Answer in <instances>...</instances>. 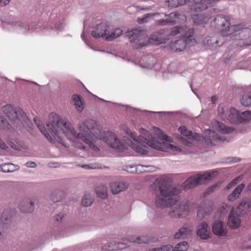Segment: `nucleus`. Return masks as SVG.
<instances>
[{
    "label": "nucleus",
    "mask_w": 251,
    "mask_h": 251,
    "mask_svg": "<svg viewBox=\"0 0 251 251\" xmlns=\"http://www.w3.org/2000/svg\"><path fill=\"white\" fill-rule=\"evenodd\" d=\"M34 122L40 131L51 143L56 140L65 146L63 141V136H66L76 148L84 149L85 147L80 142L82 141L88 145L94 151L99 148L94 144L98 140L97 136V126L95 121L89 119L80 125V133H77L70 122H64L61 117L56 113H51L49 116V123L47 125L46 130L42 122L37 118H34Z\"/></svg>",
    "instance_id": "nucleus-1"
},
{
    "label": "nucleus",
    "mask_w": 251,
    "mask_h": 251,
    "mask_svg": "<svg viewBox=\"0 0 251 251\" xmlns=\"http://www.w3.org/2000/svg\"><path fill=\"white\" fill-rule=\"evenodd\" d=\"M157 191L155 202L158 207H170L169 215L172 218L184 217L189 211L188 202L179 203L181 189L172 185V178L163 176L156 179Z\"/></svg>",
    "instance_id": "nucleus-2"
},
{
    "label": "nucleus",
    "mask_w": 251,
    "mask_h": 251,
    "mask_svg": "<svg viewBox=\"0 0 251 251\" xmlns=\"http://www.w3.org/2000/svg\"><path fill=\"white\" fill-rule=\"evenodd\" d=\"M123 128L133 140V141H129L127 143V145L141 154H146L148 153V151L143 147L146 148L148 147H151L154 149L161 151L163 149L162 143L165 145L166 144L165 141H170L169 137L162 132L159 128L156 127H153V131L157 137H153L149 131L144 128L140 129V132L142 135L138 137L127 127L124 126Z\"/></svg>",
    "instance_id": "nucleus-3"
},
{
    "label": "nucleus",
    "mask_w": 251,
    "mask_h": 251,
    "mask_svg": "<svg viewBox=\"0 0 251 251\" xmlns=\"http://www.w3.org/2000/svg\"><path fill=\"white\" fill-rule=\"evenodd\" d=\"M127 33L131 46L134 49H138L149 44L159 45L163 40L158 32L152 34L150 38H148L146 31L141 27L128 31Z\"/></svg>",
    "instance_id": "nucleus-4"
},
{
    "label": "nucleus",
    "mask_w": 251,
    "mask_h": 251,
    "mask_svg": "<svg viewBox=\"0 0 251 251\" xmlns=\"http://www.w3.org/2000/svg\"><path fill=\"white\" fill-rule=\"evenodd\" d=\"M220 0H166V5L176 8L188 3L191 9L196 11H203Z\"/></svg>",
    "instance_id": "nucleus-5"
},
{
    "label": "nucleus",
    "mask_w": 251,
    "mask_h": 251,
    "mask_svg": "<svg viewBox=\"0 0 251 251\" xmlns=\"http://www.w3.org/2000/svg\"><path fill=\"white\" fill-rule=\"evenodd\" d=\"M197 42L194 29H190L183 35L181 38L172 42L170 48L174 52L181 51L187 47L194 46Z\"/></svg>",
    "instance_id": "nucleus-6"
},
{
    "label": "nucleus",
    "mask_w": 251,
    "mask_h": 251,
    "mask_svg": "<svg viewBox=\"0 0 251 251\" xmlns=\"http://www.w3.org/2000/svg\"><path fill=\"white\" fill-rule=\"evenodd\" d=\"M230 18L223 15H217L210 23L211 27L220 31L221 34L224 36L230 35Z\"/></svg>",
    "instance_id": "nucleus-7"
},
{
    "label": "nucleus",
    "mask_w": 251,
    "mask_h": 251,
    "mask_svg": "<svg viewBox=\"0 0 251 251\" xmlns=\"http://www.w3.org/2000/svg\"><path fill=\"white\" fill-rule=\"evenodd\" d=\"M4 114L10 120L16 124L17 126L23 125L22 120L26 119L25 113L22 109L16 110L10 104H7L2 107Z\"/></svg>",
    "instance_id": "nucleus-8"
},
{
    "label": "nucleus",
    "mask_w": 251,
    "mask_h": 251,
    "mask_svg": "<svg viewBox=\"0 0 251 251\" xmlns=\"http://www.w3.org/2000/svg\"><path fill=\"white\" fill-rule=\"evenodd\" d=\"M212 174L209 172L202 175L198 174L186 179L183 183L182 187L184 189L188 190L197 185L206 183L212 179Z\"/></svg>",
    "instance_id": "nucleus-9"
},
{
    "label": "nucleus",
    "mask_w": 251,
    "mask_h": 251,
    "mask_svg": "<svg viewBox=\"0 0 251 251\" xmlns=\"http://www.w3.org/2000/svg\"><path fill=\"white\" fill-rule=\"evenodd\" d=\"M100 138L109 145L111 148L119 151H123L124 149V145L120 141L116 134L110 131H104Z\"/></svg>",
    "instance_id": "nucleus-10"
},
{
    "label": "nucleus",
    "mask_w": 251,
    "mask_h": 251,
    "mask_svg": "<svg viewBox=\"0 0 251 251\" xmlns=\"http://www.w3.org/2000/svg\"><path fill=\"white\" fill-rule=\"evenodd\" d=\"M100 138L109 145L111 148L119 151H123L124 149V145L120 141L116 134L110 131H104Z\"/></svg>",
    "instance_id": "nucleus-11"
},
{
    "label": "nucleus",
    "mask_w": 251,
    "mask_h": 251,
    "mask_svg": "<svg viewBox=\"0 0 251 251\" xmlns=\"http://www.w3.org/2000/svg\"><path fill=\"white\" fill-rule=\"evenodd\" d=\"M109 27L105 23H102L94 27L91 32L92 36L96 39L106 37L109 34Z\"/></svg>",
    "instance_id": "nucleus-12"
},
{
    "label": "nucleus",
    "mask_w": 251,
    "mask_h": 251,
    "mask_svg": "<svg viewBox=\"0 0 251 251\" xmlns=\"http://www.w3.org/2000/svg\"><path fill=\"white\" fill-rule=\"evenodd\" d=\"M223 44V41L216 36H207L202 41V45L207 50H214L217 47L222 45Z\"/></svg>",
    "instance_id": "nucleus-13"
},
{
    "label": "nucleus",
    "mask_w": 251,
    "mask_h": 251,
    "mask_svg": "<svg viewBox=\"0 0 251 251\" xmlns=\"http://www.w3.org/2000/svg\"><path fill=\"white\" fill-rule=\"evenodd\" d=\"M203 138L207 144H210L211 145H212V141H224L226 139L224 136L219 135L211 129L204 130Z\"/></svg>",
    "instance_id": "nucleus-14"
},
{
    "label": "nucleus",
    "mask_w": 251,
    "mask_h": 251,
    "mask_svg": "<svg viewBox=\"0 0 251 251\" xmlns=\"http://www.w3.org/2000/svg\"><path fill=\"white\" fill-rule=\"evenodd\" d=\"M14 211H12L11 209H6L2 214L0 222V240L3 237L1 230L3 232L4 229L8 227V225L10 222L11 214Z\"/></svg>",
    "instance_id": "nucleus-15"
},
{
    "label": "nucleus",
    "mask_w": 251,
    "mask_h": 251,
    "mask_svg": "<svg viewBox=\"0 0 251 251\" xmlns=\"http://www.w3.org/2000/svg\"><path fill=\"white\" fill-rule=\"evenodd\" d=\"M212 229L213 233L219 237L226 236L227 234L226 226L221 221H215L213 224Z\"/></svg>",
    "instance_id": "nucleus-16"
},
{
    "label": "nucleus",
    "mask_w": 251,
    "mask_h": 251,
    "mask_svg": "<svg viewBox=\"0 0 251 251\" xmlns=\"http://www.w3.org/2000/svg\"><path fill=\"white\" fill-rule=\"evenodd\" d=\"M213 203L207 201L201 204L198 207L197 216L200 218H204L206 215H209L212 211Z\"/></svg>",
    "instance_id": "nucleus-17"
},
{
    "label": "nucleus",
    "mask_w": 251,
    "mask_h": 251,
    "mask_svg": "<svg viewBox=\"0 0 251 251\" xmlns=\"http://www.w3.org/2000/svg\"><path fill=\"white\" fill-rule=\"evenodd\" d=\"M165 16L168 17L171 25L183 23L186 21V17L185 15L176 12L166 15Z\"/></svg>",
    "instance_id": "nucleus-18"
},
{
    "label": "nucleus",
    "mask_w": 251,
    "mask_h": 251,
    "mask_svg": "<svg viewBox=\"0 0 251 251\" xmlns=\"http://www.w3.org/2000/svg\"><path fill=\"white\" fill-rule=\"evenodd\" d=\"M228 119L231 123L236 124L243 123L241 113L234 108L230 109Z\"/></svg>",
    "instance_id": "nucleus-19"
},
{
    "label": "nucleus",
    "mask_w": 251,
    "mask_h": 251,
    "mask_svg": "<svg viewBox=\"0 0 251 251\" xmlns=\"http://www.w3.org/2000/svg\"><path fill=\"white\" fill-rule=\"evenodd\" d=\"M192 226L189 224L184 225L179 230L178 232H176L174 237L175 239H179L180 238H185L188 235L190 234L192 232Z\"/></svg>",
    "instance_id": "nucleus-20"
},
{
    "label": "nucleus",
    "mask_w": 251,
    "mask_h": 251,
    "mask_svg": "<svg viewBox=\"0 0 251 251\" xmlns=\"http://www.w3.org/2000/svg\"><path fill=\"white\" fill-rule=\"evenodd\" d=\"M110 186L112 193L117 194L126 190L128 187V184L124 181H117L111 183Z\"/></svg>",
    "instance_id": "nucleus-21"
},
{
    "label": "nucleus",
    "mask_w": 251,
    "mask_h": 251,
    "mask_svg": "<svg viewBox=\"0 0 251 251\" xmlns=\"http://www.w3.org/2000/svg\"><path fill=\"white\" fill-rule=\"evenodd\" d=\"M197 234L202 239H207L210 238V228L206 223L202 222L201 223L200 227L197 231Z\"/></svg>",
    "instance_id": "nucleus-22"
},
{
    "label": "nucleus",
    "mask_w": 251,
    "mask_h": 251,
    "mask_svg": "<svg viewBox=\"0 0 251 251\" xmlns=\"http://www.w3.org/2000/svg\"><path fill=\"white\" fill-rule=\"evenodd\" d=\"M245 187V184L241 183L238 185L234 189L233 192L228 196L227 200L230 201H233L239 198L243 189Z\"/></svg>",
    "instance_id": "nucleus-23"
},
{
    "label": "nucleus",
    "mask_w": 251,
    "mask_h": 251,
    "mask_svg": "<svg viewBox=\"0 0 251 251\" xmlns=\"http://www.w3.org/2000/svg\"><path fill=\"white\" fill-rule=\"evenodd\" d=\"M241 223L240 219L237 216H235L233 211H231L228 216L227 224L229 227L236 229L239 227Z\"/></svg>",
    "instance_id": "nucleus-24"
},
{
    "label": "nucleus",
    "mask_w": 251,
    "mask_h": 251,
    "mask_svg": "<svg viewBox=\"0 0 251 251\" xmlns=\"http://www.w3.org/2000/svg\"><path fill=\"white\" fill-rule=\"evenodd\" d=\"M190 29H194L192 28H189L185 25H183L180 26H176L171 28L170 32V35L174 36L177 35L179 33H181L182 36Z\"/></svg>",
    "instance_id": "nucleus-25"
},
{
    "label": "nucleus",
    "mask_w": 251,
    "mask_h": 251,
    "mask_svg": "<svg viewBox=\"0 0 251 251\" xmlns=\"http://www.w3.org/2000/svg\"><path fill=\"white\" fill-rule=\"evenodd\" d=\"M34 203L30 200L27 199L22 201L19 205V208L22 212L30 213L33 211Z\"/></svg>",
    "instance_id": "nucleus-26"
},
{
    "label": "nucleus",
    "mask_w": 251,
    "mask_h": 251,
    "mask_svg": "<svg viewBox=\"0 0 251 251\" xmlns=\"http://www.w3.org/2000/svg\"><path fill=\"white\" fill-rule=\"evenodd\" d=\"M213 126L218 131L222 134H227L233 131V129L229 127L225 126L222 123L215 121Z\"/></svg>",
    "instance_id": "nucleus-27"
},
{
    "label": "nucleus",
    "mask_w": 251,
    "mask_h": 251,
    "mask_svg": "<svg viewBox=\"0 0 251 251\" xmlns=\"http://www.w3.org/2000/svg\"><path fill=\"white\" fill-rule=\"evenodd\" d=\"M210 18L209 16H204L203 14L194 15L192 17L194 23L197 25H203L205 24Z\"/></svg>",
    "instance_id": "nucleus-28"
},
{
    "label": "nucleus",
    "mask_w": 251,
    "mask_h": 251,
    "mask_svg": "<svg viewBox=\"0 0 251 251\" xmlns=\"http://www.w3.org/2000/svg\"><path fill=\"white\" fill-rule=\"evenodd\" d=\"M179 131L181 134L189 139L198 140L200 139V136L197 134L193 135L191 131L188 130L185 126H181L179 128Z\"/></svg>",
    "instance_id": "nucleus-29"
},
{
    "label": "nucleus",
    "mask_w": 251,
    "mask_h": 251,
    "mask_svg": "<svg viewBox=\"0 0 251 251\" xmlns=\"http://www.w3.org/2000/svg\"><path fill=\"white\" fill-rule=\"evenodd\" d=\"M72 100L74 102L75 108L78 112H81L84 108V104L78 95L74 94L72 96Z\"/></svg>",
    "instance_id": "nucleus-30"
},
{
    "label": "nucleus",
    "mask_w": 251,
    "mask_h": 251,
    "mask_svg": "<svg viewBox=\"0 0 251 251\" xmlns=\"http://www.w3.org/2000/svg\"><path fill=\"white\" fill-rule=\"evenodd\" d=\"M107 190L105 185H101L96 187L95 191L98 197L104 199L107 197Z\"/></svg>",
    "instance_id": "nucleus-31"
},
{
    "label": "nucleus",
    "mask_w": 251,
    "mask_h": 251,
    "mask_svg": "<svg viewBox=\"0 0 251 251\" xmlns=\"http://www.w3.org/2000/svg\"><path fill=\"white\" fill-rule=\"evenodd\" d=\"M240 102L242 105L245 106H251V93H247L242 96L240 99Z\"/></svg>",
    "instance_id": "nucleus-32"
},
{
    "label": "nucleus",
    "mask_w": 251,
    "mask_h": 251,
    "mask_svg": "<svg viewBox=\"0 0 251 251\" xmlns=\"http://www.w3.org/2000/svg\"><path fill=\"white\" fill-rule=\"evenodd\" d=\"M130 242L137 243L139 244L147 243L149 241V239L145 236H141L138 237H132L128 239Z\"/></svg>",
    "instance_id": "nucleus-33"
},
{
    "label": "nucleus",
    "mask_w": 251,
    "mask_h": 251,
    "mask_svg": "<svg viewBox=\"0 0 251 251\" xmlns=\"http://www.w3.org/2000/svg\"><path fill=\"white\" fill-rule=\"evenodd\" d=\"M251 207V198H245L243 199L237 208L241 210H244V209H248Z\"/></svg>",
    "instance_id": "nucleus-34"
},
{
    "label": "nucleus",
    "mask_w": 251,
    "mask_h": 251,
    "mask_svg": "<svg viewBox=\"0 0 251 251\" xmlns=\"http://www.w3.org/2000/svg\"><path fill=\"white\" fill-rule=\"evenodd\" d=\"M123 33V30L120 28H116L113 32L109 35H108L106 37V40L111 41L119 37Z\"/></svg>",
    "instance_id": "nucleus-35"
},
{
    "label": "nucleus",
    "mask_w": 251,
    "mask_h": 251,
    "mask_svg": "<svg viewBox=\"0 0 251 251\" xmlns=\"http://www.w3.org/2000/svg\"><path fill=\"white\" fill-rule=\"evenodd\" d=\"M240 39L243 40L251 36V29L249 28L244 27L238 33Z\"/></svg>",
    "instance_id": "nucleus-36"
},
{
    "label": "nucleus",
    "mask_w": 251,
    "mask_h": 251,
    "mask_svg": "<svg viewBox=\"0 0 251 251\" xmlns=\"http://www.w3.org/2000/svg\"><path fill=\"white\" fill-rule=\"evenodd\" d=\"M245 25L244 24H239L236 25H230L229 27L230 32H231L230 35H232L236 32H240V31L242 30L245 26Z\"/></svg>",
    "instance_id": "nucleus-37"
},
{
    "label": "nucleus",
    "mask_w": 251,
    "mask_h": 251,
    "mask_svg": "<svg viewBox=\"0 0 251 251\" xmlns=\"http://www.w3.org/2000/svg\"><path fill=\"white\" fill-rule=\"evenodd\" d=\"M142 167V165L127 166L126 168V170L130 173H140V170Z\"/></svg>",
    "instance_id": "nucleus-38"
},
{
    "label": "nucleus",
    "mask_w": 251,
    "mask_h": 251,
    "mask_svg": "<svg viewBox=\"0 0 251 251\" xmlns=\"http://www.w3.org/2000/svg\"><path fill=\"white\" fill-rule=\"evenodd\" d=\"M93 199L91 198L89 194H85L82 199V204L84 206H89L93 202Z\"/></svg>",
    "instance_id": "nucleus-39"
},
{
    "label": "nucleus",
    "mask_w": 251,
    "mask_h": 251,
    "mask_svg": "<svg viewBox=\"0 0 251 251\" xmlns=\"http://www.w3.org/2000/svg\"><path fill=\"white\" fill-rule=\"evenodd\" d=\"M15 166L12 163L4 164L1 166V170L5 173L11 172L14 171Z\"/></svg>",
    "instance_id": "nucleus-40"
},
{
    "label": "nucleus",
    "mask_w": 251,
    "mask_h": 251,
    "mask_svg": "<svg viewBox=\"0 0 251 251\" xmlns=\"http://www.w3.org/2000/svg\"><path fill=\"white\" fill-rule=\"evenodd\" d=\"M188 248V244L185 241H183L176 245L172 251H186Z\"/></svg>",
    "instance_id": "nucleus-41"
},
{
    "label": "nucleus",
    "mask_w": 251,
    "mask_h": 251,
    "mask_svg": "<svg viewBox=\"0 0 251 251\" xmlns=\"http://www.w3.org/2000/svg\"><path fill=\"white\" fill-rule=\"evenodd\" d=\"M11 126L3 116H0V128L4 129H10Z\"/></svg>",
    "instance_id": "nucleus-42"
},
{
    "label": "nucleus",
    "mask_w": 251,
    "mask_h": 251,
    "mask_svg": "<svg viewBox=\"0 0 251 251\" xmlns=\"http://www.w3.org/2000/svg\"><path fill=\"white\" fill-rule=\"evenodd\" d=\"M241 118L243 120V123L249 121L251 119V111H246L241 113Z\"/></svg>",
    "instance_id": "nucleus-43"
},
{
    "label": "nucleus",
    "mask_w": 251,
    "mask_h": 251,
    "mask_svg": "<svg viewBox=\"0 0 251 251\" xmlns=\"http://www.w3.org/2000/svg\"><path fill=\"white\" fill-rule=\"evenodd\" d=\"M156 170V168L152 165H148L145 166L142 165V167L141 168V170H140V172H154Z\"/></svg>",
    "instance_id": "nucleus-44"
},
{
    "label": "nucleus",
    "mask_w": 251,
    "mask_h": 251,
    "mask_svg": "<svg viewBox=\"0 0 251 251\" xmlns=\"http://www.w3.org/2000/svg\"><path fill=\"white\" fill-rule=\"evenodd\" d=\"M242 176H238L235 178L227 185L226 189L227 190L231 189L232 187L236 185V184L242 179Z\"/></svg>",
    "instance_id": "nucleus-45"
},
{
    "label": "nucleus",
    "mask_w": 251,
    "mask_h": 251,
    "mask_svg": "<svg viewBox=\"0 0 251 251\" xmlns=\"http://www.w3.org/2000/svg\"><path fill=\"white\" fill-rule=\"evenodd\" d=\"M173 247L170 245H164L161 248H157L152 250V251H171Z\"/></svg>",
    "instance_id": "nucleus-46"
},
{
    "label": "nucleus",
    "mask_w": 251,
    "mask_h": 251,
    "mask_svg": "<svg viewBox=\"0 0 251 251\" xmlns=\"http://www.w3.org/2000/svg\"><path fill=\"white\" fill-rule=\"evenodd\" d=\"M81 167L86 169H96L100 168L99 165L97 163H93L91 164L82 165Z\"/></svg>",
    "instance_id": "nucleus-47"
},
{
    "label": "nucleus",
    "mask_w": 251,
    "mask_h": 251,
    "mask_svg": "<svg viewBox=\"0 0 251 251\" xmlns=\"http://www.w3.org/2000/svg\"><path fill=\"white\" fill-rule=\"evenodd\" d=\"M166 147L168 148V149H170L171 150H172L173 151H181V149H180L179 148H178L176 146H175L172 144H166Z\"/></svg>",
    "instance_id": "nucleus-48"
},
{
    "label": "nucleus",
    "mask_w": 251,
    "mask_h": 251,
    "mask_svg": "<svg viewBox=\"0 0 251 251\" xmlns=\"http://www.w3.org/2000/svg\"><path fill=\"white\" fill-rule=\"evenodd\" d=\"M166 19L165 20H160L157 21V24L160 25H171L170 23L169 20H168V18L167 17H166Z\"/></svg>",
    "instance_id": "nucleus-49"
},
{
    "label": "nucleus",
    "mask_w": 251,
    "mask_h": 251,
    "mask_svg": "<svg viewBox=\"0 0 251 251\" xmlns=\"http://www.w3.org/2000/svg\"><path fill=\"white\" fill-rule=\"evenodd\" d=\"M117 247H116V249H125L127 246H128L127 243H125L124 242H118L117 243Z\"/></svg>",
    "instance_id": "nucleus-50"
},
{
    "label": "nucleus",
    "mask_w": 251,
    "mask_h": 251,
    "mask_svg": "<svg viewBox=\"0 0 251 251\" xmlns=\"http://www.w3.org/2000/svg\"><path fill=\"white\" fill-rule=\"evenodd\" d=\"M50 199L54 202L60 201L61 200V196H54V194L51 196Z\"/></svg>",
    "instance_id": "nucleus-51"
},
{
    "label": "nucleus",
    "mask_w": 251,
    "mask_h": 251,
    "mask_svg": "<svg viewBox=\"0 0 251 251\" xmlns=\"http://www.w3.org/2000/svg\"><path fill=\"white\" fill-rule=\"evenodd\" d=\"M0 148L3 150H6L8 148L7 145L0 138Z\"/></svg>",
    "instance_id": "nucleus-52"
},
{
    "label": "nucleus",
    "mask_w": 251,
    "mask_h": 251,
    "mask_svg": "<svg viewBox=\"0 0 251 251\" xmlns=\"http://www.w3.org/2000/svg\"><path fill=\"white\" fill-rule=\"evenodd\" d=\"M148 16H145L143 18H138V21L139 23L142 24L143 23H145L147 22V19H148Z\"/></svg>",
    "instance_id": "nucleus-53"
},
{
    "label": "nucleus",
    "mask_w": 251,
    "mask_h": 251,
    "mask_svg": "<svg viewBox=\"0 0 251 251\" xmlns=\"http://www.w3.org/2000/svg\"><path fill=\"white\" fill-rule=\"evenodd\" d=\"M25 165L27 167L34 168L36 166V164L34 162L28 161L25 163Z\"/></svg>",
    "instance_id": "nucleus-54"
},
{
    "label": "nucleus",
    "mask_w": 251,
    "mask_h": 251,
    "mask_svg": "<svg viewBox=\"0 0 251 251\" xmlns=\"http://www.w3.org/2000/svg\"><path fill=\"white\" fill-rule=\"evenodd\" d=\"M64 217V215L62 213H59V214L57 215L55 217V221L57 222H59L61 221L62 218Z\"/></svg>",
    "instance_id": "nucleus-55"
},
{
    "label": "nucleus",
    "mask_w": 251,
    "mask_h": 251,
    "mask_svg": "<svg viewBox=\"0 0 251 251\" xmlns=\"http://www.w3.org/2000/svg\"><path fill=\"white\" fill-rule=\"evenodd\" d=\"M10 0H0V6H4L9 3Z\"/></svg>",
    "instance_id": "nucleus-56"
},
{
    "label": "nucleus",
    "mask_w": 251,
    "mask_h": 251,
    "mask_svg": "<svg viewBox=\"0 0 251 251\" xmlns=\"http://www.w3.org/2000/svg\"><path fill=\"white\" fill-rule=\"evenodd\" d=\"M228 159V161L230 162H237L240 161V159L239 158H229Z\"/></svg>",
    "instance_id": "nucleus-57"
},
{
    "label": "nucleus",
    "mask_w": 251,
    "mask_h": 251,
    "mask_svg": "<svg viewBox=\"0 0 251 251\" xmlns=\"http://www.w3.org/2000/svg\"><path fill=\"white\" fill-rule=\"evenodd\" d=\"M183 142L188 146L190 147V145H191V143L188 141L187 140L184 139Z\"/></svg>",
    "instance_id": "nucleus-58"
},
{
    "label": "nucleus",
    "mask_w": 251,
    "mask_h": 251,
    "mask_svg": "<svg viewBox=\"0 0 251 251\" xmlns=\"http://www.w3.org/2000/svg\"><path fill=\"white\" fill-rule=\"evenodd\" d=\"M216 187V185L212 186L211 187H209L208 189L209 192H212L214 189H215Z\"/></svg>",
    "instance_id": "nucleus-59"
},
{
    "label": "nucleus",
    "mask_w": 251,
    "mask_h": 251,
    "mask_svg": "<svg viewBox=\"0 0 251 251\" xmlns=\"http://www.w3.org/2000/svg\"><path fill=\"white\" fill-rule=\"evenodd\" d=\"M227 204H226L225 203H223L222 204L221 208H222L223 209L225 210L226 209V208L227 207Z\"/></svg>",
    "instance_id": "nucleus-60"
},
{
    "label": "nucleus",
    "mask_w": 251,
    "mask_h": 251,
    "mask_svg": "<svg viewBox=\"0 0 251 251\" xmlns=\"http://www.w3.org/2000/svg\"><path fill=\"white\" fill-rule=\"evenodd\" d=\"M216 100L217 98L216 97V96H214L211 97V101H212L213 103H214Z\"/></svg>",
    "instance_id": "nucleus-61"
},
{
    "label": "nucleus",
    "mask_w": 251,
    "mask_h": 251,
    "mask_svg": "<svg viewBox=\"0 0 251 251\" xmlns=\"http://www.w3.org/2000/svg\"><path fill=\"white\" fill-rule=\"evenodd\" d=\"M247 189L248 191L251 192V182L247 186Z\"/></svg>",
    "instance_id": "nucleus-62"
},
{
    "label": "nucleus",
    "mask_w": 251,
    "mask_h": 251,
    "mask_svg": "<svg viewBox=\"0 0 251 251\" xmlns=\"http://www.w3.org/2000/svg\"><path fill=\"white\" fill-rule=\"evenodd\" d=\"M60 193H61L60 192H59V191H58V192H57V194H60Z\"/></svg>",
    "instance_id": "nucleus-63"
}]
</instances>
